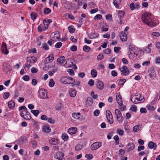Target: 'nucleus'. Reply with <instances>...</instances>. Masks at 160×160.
Masks as SVG:
<instances>
[{
    "instance_id": "1",
    "label": "nucleus",
    "mask_w": 160,
    "mask_h": 160,
    "mask_svg": "<svg viewBox=\"0 0 160 160\" xmlns=\"http://www.w3.org/2000/svg\"><path fill=\"white\" fill-rule=\"evenodd\" d=\"M142 19L145 23L150 27L154 26L155 24L152 21V18L150 13L147 12L144 13L142 17Z\"/></svg>"
},
{
    "instance_id": "2",
    "label": "nucleus",
    "mask_w": 160,
    "mask_h": 160,
    "mask_svg": "<svg viewBox=\"0 0 160 160\" xmlns=\"http://www.w3.org/2000/svg\"><path fill=\"white\" fill-rule=\"evenodd\" d=\"M138 48L136 47H132L129 48L128 52V55L130 59L133 60L136 59L138 56Z\"/></svg>"
},
{
    "instance_id": "3",
    "label": "nucleus",
    "mask_w": 160,
    "mask_h": 160,
    "mask_svg": "<svg viewBox=\"0 0 160 160\" xmlns=\"http://www.w3.org/2000/svg\"><path fill=\"white\" fill-rule=\"evenodd\" d=\"M131 100L134 104H137L144 102L145 100L144 97L140 94L133 95L131 98Z\"/></svg>"
},
{
    "instance_id": "4",
    "label": "nucleus",
    "mask_w": 160,
    "mask_h": 160,
    "mask_svg": "<svg viewBox=\"0 0 160 160\" xmlns=\"http://www.w3.org/2000/svg\"><path fill=\"white\" fill-rule=\"evenodd\" d=\"M115 112L119 123L121 124L123 120V117L119 109H116L115 110Z\"/></svg>"
},
{
    "instance_id": "5",
    "label": "nucleus",
    "mask_w": 160,
    "mask_h": 160,
    "mask_svg": "<svg viewBox=\"0 0 160 160\" xmlns=\"http://www.w3.org/2000/svg\"><path fill=\"white\" fill-rule=\"evenodd\" d=\"M106 115L108 122L110 124H112L113 122V117L112 113L108 110H107L106 112Z\"/></svg>"
},
{
    "instance_id": "6",
    "label": "nucleus",
    "mask_w": 160,
    "mask_h": 160,
    "mask_svg": "<svg viewBox=\"0 0 160 160\" xmlns=\"http://www.w3.org/2000/svg\"><path fill=\"white\" fill-rule=\"evenodd\" d=\"M64 154L62 152L58 151L54 155V158L58 160H65L64 158Z\"/></svg>"
},
{
    "instance_id": "7",
    "label": "nucleus",
    "mask_w": 160,
    "mask_h": 160,
    "mask_svg": "<svg viewBox=\"0 0 160 160\" xmlns=\"http://www.w3.org/2000/svg\"><path fill=\"white\" fill-rule=\"evenodd\" d=\"M73 60L72 59H67L65 60L63 66L68 68L70 67L73 65Z\"/></svg>"
},
{
    "instance_id": "8",
    "label": "nucleus",
    "mask_w": 160,
    "mask_h": 160,
    "mask_svg": "<svg viewBox=\"0 0 160 160\" xmlns=\"http://www.w3.org/2000/svg\"><path fill=\"white\" fill-rule=\"evenodd\" d=\"M102 145L101 142H95L91 145V149L92 150H95L101 147Z\"/></svg>"
},
{
    "instance_id": "9",
    "label": "nucleus",
    "mask_w": 160,
    "mask_h": 160,
    "mask_svg": "<svg viewBox=\"0 0 160 160\" xmlns=\"http://www.w3.org/2000/svg\"><path fill=\"white\" fill-rule=\"evenodd\" d=\"M47 92L43 89H40L38 91V96L42 98H45L47 97Z\"/></svg>"
},
{
    "instance_id": "10",
    "label": "nucleus",
    "mask_w": 160,
    "mask_h": 160,
    "mask_svg": "<svg viewBox=\"0 0 160 160\" xmlns=\"http://www.w3.org/2000/svg\"><path fill=\"white\" fill-rule=\"evenodd\" d=\"M26 113L24 115V113L22 112L20 113L21 116L26 120H29L31 118V116L30 115L29 112L27 111V110L25 111Z\"/></svg>"
},
{
    "instance_id": "11",
    "label": "nucleus",
    "mask_w": 160,
    "mask_h": 160,
    "mask_svg": "<svg viewBox=\"0 0 160 160\" xmlns=\"http://www.w3.org/2000/svg\"><path fill=\"white\" fill-rule=\"evenodd\" d=\"M116 98L118 103L119 106H122V101L121 96L119 93H117L116 95Z\"/></svg>"
},
{
    "instance_id": "12",
    "label": "nucleus",
    "mask_w": 160,
    "mask_h": 160,
    "mask_svg": "<svg viewBox=\"0 0 160 160\" xmlns=\"http://www.w3.org/2000/svg\"><path fill=\"white\" fill-rule=\"evenodd\" d=\"M120 37L121 40L122 41H125L127 39V35L124 31L121 32L120 34Z\"/></svg>"
},
{
    "instance_id": "13",
    "label": "nucleus",
    "mask_w": 160,
    "mask_h": 160,
    "mask_svg": "<svg viewBox=\"0 0 160 160\" xmlns=\"http://www.w3.org/2000/svg\"><path fill=\"white\" fill-rule=\"evenodd\" d=\"M152 44L150 43L148 45V47L143 49V52L144 53H150L151 51V49L150 47H152Z\"/></svg>"
},
{
    "instance_id": "14",
    "label": "nucleus",
    "mask_w": 160,
    "mask_h": 160,
    "mask_svg": "<svg viewBox=\"0 0 160 160\" xmlns=\"http://www.w3.org/2000/svg\"><path fill=\"white\" fill-rule=\"evenodd\" d=\"M97 86L98 89L101 90L103 88L104 85L101 81L98 80L97 82Z\"/></svg>"
},
{
    "instance_id": "15",
    "label": "nucleus",
    "mask_w": 160,
    "mask_h": 160,
    "mask_svg": "<svg viewBox=\"0 0 160 160\" xmlns=\"http://www.w3.org/2000/svg\"><path fill=\"white\" fill-rule=\"evenodd\" d=\"M54 55L52 54H50L45 59V61L46 63L52 62L54 59Z\"/></svg>"
},
{
    "instance_id": "16",
    "label": "nucleus",
    "mask_w": 160,
    "mask_h": 160,
    "mask_svg": "<svg viewBox=\"0 0 160 160\" xmlns=\"http://www.w3.org/2000/svg\"><path fill=\"white\" fill-rule=\"evenodd\" d=\"M1 49L2 51L5 54H7L8 53V52L7 49L6 47V44L3 42H2V45L1 46Z\"/></svg>"
},
{
    "instance_id": "17",
    "label": "nucleus",
    "mask_w": 160,
    "mask_h": 160,
    "mask_svg": "<svg viewBox=\"0 0 160 160\" xmlns=\"http://www.w3.org/2000/svg\"><path fill=\"white\" fill-rule=\"evenodd\" d=\"M65 57L64 56H61L57 59V62L62 66L64 64L65 61Z\"/></svg>"
},
{
    "instance_id": "18",
    "label": "nucleus",
    "mask_w": 160,
    "mask_h": 160,
    "mask_svg": "<svg viewBox=\"0 0 160 160\" xmlns=\"http://www.w3.org/2000/svg\"><path fill=\"white\" fill-rule=\"evenodd\" d=\"M77 131V128L75 127H72L68 129V133L71 134H73L75 133Z\"/></svg>"
},
{
    "instance_id": "19",
    "label": "nucleus",
    "mask_w": 160,
    "mask_h": 160,
    "mask_svg": "<svg viewBox=\"0 0 160 160\" xmlns=\"http://www.w3.org/2000/svg\"><path fill=\"white\" fill-rule=\"evenodd\" d=\"M37 61V58L35 57H31L27 58V61L30 62H35Z\"/></svg>"
},
{
    "instance_id": "20",
    "label": "nucleus",
    "mask_w": 160,
    "mask_h": 160,
    "mask_svg": "<svg viewBox=\"0 0 160 160\" xmlns=\"http://www.w3.org/2000/svg\"><path fill=\"white\" fill-rule=\"evenodd\" d=\"M93 102V100L90 97L87 98L86 100V104L88 106H90L92 104Z\"/></svg>"
},
{
    "instance_id": "21",
    "label": "nucleus",
    "mask_w": 160,
    "mask_h": 160,
    "mask_svg": "<svg viewBox=\"0 0 160 160\" xmlns=\"http://www.w3.org/2000/svg\"><path fill=\"white\" fill-rule=\"evenodd\" d=\"M148 146L151 149H153L154 150L157 147L156 144L152 141L148 143Z\"/></svg>"
},
{
    "instance_id": "22",
    "label": "nucleus",
    "mask_w": 160,
    "mask_h": 160,
    "mask_svg": "<svg viewBox=\"0 0 160 160\" xmlns=\"http://www.w3.org/2000/svg\"><path fill=\"white\" fill-rule=\"evenodd\" d=\"M122 0H113V3L117 8H119L120 4Z\"/></svg>"
},
{
    "instance_id": "23",
    "label": "nucleus",
    "mask_w": 160,
    "mask_h": 160,
    "mask_svg": "<svg viewBox=\"0 0 160 160\" xmlns=\"http://www.w3.org/2000/svg\"><path fill=\"white\" fill-rule=\"evenodd\" d=\"M128 147L127 151L128 152H130L131 151L133 150L135 148V145L133 143H129L128 145Z\"/></svg>"
},
{
    "instance_id": "24",
    "label": "nucleus",
    "mask_w": 160,
    "mask_h": 160,
    "mask_svg": "<svg viewBox=\"0 0 160 160\" xmlns=\"http://www.w3.org/2000/svg\"><path fill=\"white\" fill-rule=\"evenodd\" d=\"M98 37V34L97 33L92 32L89 34V37L91 39H93L97 38Z\"/></svg>"
},
{
    "instance_id": "25",
    "label": "nucleus",
    "mask_w": 160,
    "mask_h": 160,
    "mask_svg": "<svg viewBox=\"0 0 160 160\" xmlns=\"http://www.w3.org/2000/svg\"><path fill=\"white\" fill-rule=\"evenodd\" d=\"M68 77L64 76L62 77L61 79V80L62 82L65 84H68Z\"/></svg>"
},
{
    "instance_id": "26",
    "label": "nucleus",
    "mask_w": 160,
    "mask_h": 160,
    "mask_svg": "<svg viewBox=\"0 0 160 160\" xmlns=\"http://www.w3.org/2000/svg\"><path fill=\"white\" fill-rule=\"evenodd\" d=\"M49 143L52 145H56L58 143V141L57 139L52 138L49 140Z\"/></svg>"
},
{
    "instance_id": "27",
    "label": "nucleus",
    "mask_w": 160,
    "mask_h": 160,
    "mask_svg": "<svg viewBox=\"0 0 160 160\" xmlns=\"http://www.w3.org/2000/svg\"><path fill=\"white\" fill-rule=\"evenodd\" d=\"M80 115V112L76 113L73 112L72 114V117L76 120L79 119H80V117L79 116Z\"/></svg>"
},
{
    "instance_id": "28",
    "label": "nucleus",
    "mask_w": 160,
    "mask_h": 160,
    "mask_svg": "<svg viewBox=\"0 0 160 160\" xmlns=\"http://www.w3.org/2000/svg\"><path fill=\"white\" fill-rule=\"evenodd\" d=\"M69 94L70 96L72 97H74L76 95V92L73 89H71L69 91Z\"/></svg>"
},
{
    "instance_id": "29",
    "label": "nucleus",
    "mask_w": 160,
    "mask_h": 160,
    "mask_svg": "<svg viewBox=\"0 0 160 160\" xmlns=\"http://www.w3.org/2000/svg\"><path fill=\"white\" fill-rule=\"evenodd\" d=\"M51 128L48 126H44L42 128V131L46 132H49L51 131Z\"/></svg>"
},
{
    "instance_id": "30",
    "label": "nucleus",
    "mask_w": 160,
    "mask_h": 160,
    "mask_svg": "<svg viewBox=\"0 0 160 160\" xmlns=\"http://www.w3.org/2000/svg\"><path fill=\"white\" fill-rule=\"evenodd\" d=\"M142 125H136L133 127L132 130L135 132L138 131L142 127Z\"/></svg>"
},
{
    "instance_id": "31",
    "label": "nucleus",
    "mask_w": 160,
    "mask_h": 160,
    "mask_svg": "<svg viewBox=\"0 0 160 160\" xmlns=\"http://www.w3.org/2000/svg\"><path fill=\"white\" fill-rule=\"evenodd\" d=\"M118 17L119 18H123L125 16V12L123 11H120L118 13Z\"/></svg>"
},
{
    "instance_id": "32",
    "label": "nucleus",
    "mask_w": 160,
    "mask_h": 160,
    "mask_svg": "<svg viewBox=\"0 0 160 160\" xmlns=\"http://www.w3.org/2000/svg\"><path fill=\"white\" fill-rule=\"evenodd\" d=\"M8 105L9 108H13L15 107V104L14 101L11 100L8 102Z\"/></svg>"
},
{
    "instance_id": "33",
    "label": "nucleus",
    "mask_w": 160,
    "mask_h": 160,
    "mask_svg": "<svg viewBox=\"0 0 160 160\" xmlns=\"http://www.w3.org/2000/svg\"><path fill=\"white\" fill-rule=\"evenodd\" d=\"M45 27L42 25H40L38 28V30L39 32H42L47 29H45Z\"/></svg>"
},
{
    "instance_id": "34",
    "label": "nucleus",
    "mask_w": 160,
    "mask_h": 160,
    "mask_svg": "<svg viewBox=\"0 0 160 160\" xmlns=\"http://www.w3.org/2000/svg\"><path fill=\"white\" fill-rule=\"evenodd\" d=\"M68 84H72L75 82V79L72 78L68 77Z\"/></svg>"
},
{
    "instance_id": "35",
    "label": "nucleus",
    "mask_w": 160,
    "mask_h": 160,
    "mask_svg": "<svg viewBox=\"0 0 160 160\" xmlns=\"http://www.w3.org/2000/svg\"><path fill=\"white\" fill-rule=\"evenodd\" d=\"M30 16L31 19L33 20H34L37 18V14L35 12H32L31 13Z\"/></svg>"
},
{
    "instance_id": "36",
    "label": "nucleus",
    "mask_w": 160,
    "mask_h": 160,
    "mask_svg": "<svg viewBox=\"0 0 160 160\" xmlns=\"http://www.w3.org/2000/svg\"><path fill=\"white\" fill-rule=\"evenodd\" d=\"M149 75L151 78H153L156 77V74L155 72L154 71H150Z\"/></svg>"
},
{
    "instance_id": "37",
    "label": "nucleus",
    "mask_w": 160,
    "mask_h": 160,
    "mask_svg": "<svg viewBox=\"0 0 160 160\" xmlns=\"http://www.w3.org/2000/svg\"><path fill=\"white\" fill-rule=\"evenodd\" d=\"M62 139L65 141H67L68 138V135L65 133L62 134Z\"/></svg>"
},
{
    "instance_id": "38",
    "label": "nucleus",
    "mask_w": 160,
    "mask_h": 160,
    "mask_svg": "<svg viewBox=\"0 0 160 160\" xmlns=\"http://www.w3.org/2000/svg\"><path fill=\"white\" fill-rule=\"evenodd\" d=\"M83 49V51L86 52H89L90 50V47L87 45H85L84 46Z\"/></svg>"
},
{
    "instance_id": "39",
    "label": "nucleus",
    "mask_w": 160,
    "mask_h": 160,
    "mask_svg": "<svg viewBox=\"0 0 160 160\" xmlns=\"http://www.w3.org/2000/svg\"><path fill=\"white\" fill-rule=\"evenodd\" d=\"M68 30L70 32L72 33L75 31V29L72 26H70L68 27Z\"/></svg>"
},
{
    "instance_id": "40",
    "label": "nucleus",
    "mask_w": 160,
    "mask_h": 160,
    "mask_svg": "<svg viewBox=\"0 0 160 160\" xmlns=\"http://www.w3.org/2000/svg\"><path fill=\"white\" fill-rule=\"evenodd\" d=\"M125 151L123 149H120L119 151V156L122 157L125 154Z\"/></svg>"
},
{
    "instance_id": "41",
    "label": "nucleus",
    "mask_w": 160,
    "mask_h": 160,
    "mask_svg": "<svg viewBox=\"0 0 160 160\" xmlns=\"http://www.w3.org/2000/svg\"><path fill=\"white\" fill-rule=\"evenodd\" d=\"M31 112L33 113L35 116L37 117L39 113L38 110H31Z\"/></svg>"
},
{
    "instance_id": "42",
    "label": "nucleus",
    "mask_w": 160,
    "mask_h": 160,
    "mask_svg": "<svg viewBox=\"0 0 160 160\" xmlns=\"http://www.w3.org/2000/svg\"><path fill=\"white\" fill-rule=\"evenodd\" d=\"M42 45V48L44 50H48L49 49V47L46 43H43Z\"/></svg>"
},
{
    "instance_id": "43",
    "label": "nucleus",
    "mask_w": 160,
    "mask_h": 160,
    "mask_svg": "<svg viewBox=\"0 0 160 160\" xmlns=\"http://www.w3.org/2000/svg\"><path fill=\"white\" fill-rule=\"evenodd\" d=\"M44 12L45 14H48L51 12V10L49 8H45L44 9Z\"/></svg>"
},
{
    "instance_id": "44",
    "label": "nucleus",
    "mask_w": 160,
    "mask_h": 160,
    "mask_svg": "<svg viewBox=\"0 0 160 160\" xmlns=\"http://www.w3.org/2000/svg\"><path fill=\"white\" fill-rule=\"evenodd\" d=\"M49 22H48L46 20H44L43 21V23L44 25V27H45V29H47L48 28V27L49 25L48 24Z\"/></svg>"
},
{
    "instance_id": "45",
    "label": "nucleus",
    "mask_w": 160,
    "mask_h": 160,
    "mask_svg": "<svg viewBox=\"0 0 160 160\" xmlns=\"http://www.w3.org/2000/svg\"><path fill=\"white\" fill-rule=\"evenodd\" d=\"M91 74L92 77H96L97 75V72L96 71H91Z\"/></svg>"
},
{
    "instance_id": "46",
    "label": "nucleus",
    "mask_w": 160,
    "mask_h": 160,
    "mask_svg": "<svg viewBox=\"0 0 160 160\" xmlns=\"http://www.w3.org/2000/svg\"><path fill=\"white\" fill-rule=\"evenodd\" d=\"M94 81L92 79H90L88 82V85L91 87H92L94 85Z\"/></svg>"
},
{
    "instance_id": "47",
    "label": "nucleus",
    "mask_w": 160,
    "mask_h": 160,
    "mask_svg": "<svg viewBox=\"0 0 160 160\" xmlns=\"http://www.w3.org/2000/svg\"><path fill=\"white\" fill-rule=\"evenodd\" d=\"M55 84L54 82L52 79H50L49 85V86L51 87H52L54 86Z\"/></svg>"
},
{
    "instance_id": "48",
    "label": "nucleus",
    "mask_w": 160,
    "mask_h": 160,
    "mask_svg": "<svg viewBox=\"0 0 160 160\" xmlns=\"http://www.w3.org/2000/svg\"><path fill=\"white\" fill-rule=\"evenodd\" d=\"M102 18L101 15L97 14L94 17V19L95 20H100Z\"/></svg>"
},
{
    "instance_id": "49",
    "label": "nucleus",
    "mask_w": 160,
    "mask_h": 160,
    "mask_svg": "<svg viewBox=\"0 0 160 160\" xmlns=\"http://www.w3.org/2000/svg\"><path fill=\"white\" fill-rule=\"evenodd\" d=\"M55 63L54 62L49 64L48 65V69L51 68H54L55 67Z\"/></svg>"
},
{
    "instance_id": "50",
    "label": "nucleus",
    "mask_w": 160,
    "mask_h": 160,
    "mask_svg": "<svg viewBox=\"0 0 160 160\" xmlns=\"http://www.w3.org/2000/svg\"><path fill=\"white\" fill-rule=\"evenodd\" d=\"M117 133L120 135L122 136L124 133V131L122 130L119 129L117 130Z\"/></svg>"
},
{
    "instance_id": "51",
    "label": "nucleus",
    "mask_w": 160,
    "mask_h": 160,
    "mask_svg": "<svg viewBox=\"0 0 160 160\" xmlns=\"http://www.w3.org/2000/svg\"><path fill=\"white\" fill-rule=\"evenodd\" d=\"M62 46V43L61 42H59L56 43L55 45V48H60Z\"/></svg>"
},
{
    "instance_id": "52",
    "label": "nucleus",
    "mask_w": 160,
    "mask_h": 160,
    "mask_svg": "<svg viewBox=\"0 0 160 160\" xmlns=\"http://www.w3.org/2000/svg\"><path fill=\"white\" fill-rule=\"evenodd\" d=\"M82 148V145L80 144H78L75 147V150L77 151H78L81 150Z\"/></svg>"
},
{
    "instance_id": "53",
    "label": "nucleus",
    "mask_w": 160,
    "mask_h": 160,
    "mask_svg": "<svg viewBox=\"0 0 160 160\" xmlns=\"http://www.w3.org/2000/svg\"><path fill=\"white\" fill-rule=\"evenodd\" d=\"M10 94L9 92H5L3 95V97L4 99H7L9 97Z\"/></svg>"
},
{
    "instance_id": "54",
    "label": "nucleus",
    "mask_w": 160,
    "mask_h": 160,
    "mask_svg": "<svg viewBox=\"0 0 160 160\" xmlns=\"http://www.w3.org/2000/svg\"><path fill=\"white\" fill-rule=\"evenodd\" d=\"M85 157L88 160H90L93 158V156L92 154H86L85 156Z\"/></svg>"
},
{
    "instance_id": "55",
    "label": "nucleus",
    "mask_w": 160,
    "mask_h": 160,
    "mask_svg": "<svg viewBox=\"0 0 160 160\" xmlns=\"http://www.w3.org/2000/svg\"><path fill=\"white\" fill-rule=\"evenodd\" d=\"M31 67V65L30 63H26L25 64V66L24 67V68L25 69L28 70L30 69Z\"/></svg>"
},
{
    "instance_id": "56",
    "label": "nucleus",
    "mask_w": 160,
    "mask_h": 160,
    "mask_svg": "<svg viewBox=\"0 0 160 160\" xmlns=\"http://www.w3.org/2000/svg\"><path fill=\"white\" fill-rule=\"evenodd\" d=\"M129 7L132 10H133L135 8V4L133 2H132L131 3Z\"/></svg>"
},
{
    "instance_id": "57",
    "label": "nucleus",
    "mask_w": 160,
    "mask_h": 160,
    "mask_svg": "<svg viewBox=\"0 0 160 160\" xmlns=\"http://www.w3.org/2000/svg\"><path fill=\"white\" fill-rule=\"evenodd\" d=\"M126 81V80L125 79H121L119 82V84L120 85H123L124 83Z\"/></svg>"
},
{
    "instance_id": "58",
    "label": "nucleus",
    "mask_w": 160,
    "mask_h": 160,
    "mask_svg": "<svg viewBox=\"0 0 160 160\" xmlns=\"http://www.w3.org/2000/svg\"><path fill=\"white\" fill-rule=\"evenodd\" d=\"M23 80L25 81H28L29 80V77L28 75H24L23 77Z\"/></svg>"
},
{
    "instance_id": "59",
    "label": "nucleus",
    "mask_w": 160,
    "mask_h": 160,
    "mask_svg": "<svg viewBox=\"0 0 160 160\" xmlns=\"http://www.w3.org/2000/svg\"><path fill=\"white\" fill-rule=\"evenodd\" d=\"M130 109L131 111L136 112L137 111V107L134 105H133L131 107Z\"/></svg>"
},
{
    "instance_id": "60",
    "label": "nucleus",
    "mask_w": 160,
    "mask_h": 160,
    "mask_svg": "<svg viewBox=\"0 0 160 160\" xmlns=\"http://www.w3.org/2000/svg\"><path fill=\"white\" fill-rule=\"evenodd\" d=\"M65 16H68V18H69L72 20L74 19V17L72 15L68 13H66L65 14Z\"/></svg>"
},
{
    "instance_id": "61",
    "label": "nucleus",
    "mask_w": 160,
    "mask_h": 160,
    "mask_svg": "<svg viewBox=\"0 0 160 160\" xmlns=\"http://www.w3.org/2000/svg\"><path fill=\"white\" fill-rule=\"evenodd\" d=\"M48 122L51 124H54L55 123L54 121L52 118H48L47 120Z\"/></svg>"
},
{
    "instance_id": "62",
    "label": "nucleus",
    "mask_w": 160,
    "mask_h": 160,
    "mask_svg": "<svg viewBox=\"0 0 160 160\" xmlns=\"http://www.w3.org/2000/svg\"><path fill=\"white\" fill-rule=\"evenodd\" d=\"M121 74L125 76L127 75L129 73V71H121Z\"/></svg>"
},
{
    "instance_id": "63",
    "label": "nucleus",
    "mask_w": 160,
    "mask_h": 160,
    "mask_svg": "<svg viewBox=\"0 0 160 160\" xmlns=\"http://www.w3.org/2000/svg\"><path fill=\"white\" fill-rule=\"evenodd\" d=\"M111 52V50L109 48H107L104 51V52L105 54H109Z\"/></svg>"
},
{
    "instance_id": "64",
    "label": "nucleus",
    "mask_w": 160,
    "mask_h": 160,
    "mask_svg": "<svg viewBox=\"0 0 160 160\" xmlns=\"http://www.w3.org/2000/svg\"><path fill=\"white\" fill-rule=\"evenodd\" d=\"M41 119L42 120L46 121L48 119L47 117L45 115H42L41 117Z\"/></svg>"
}]
</instances>
